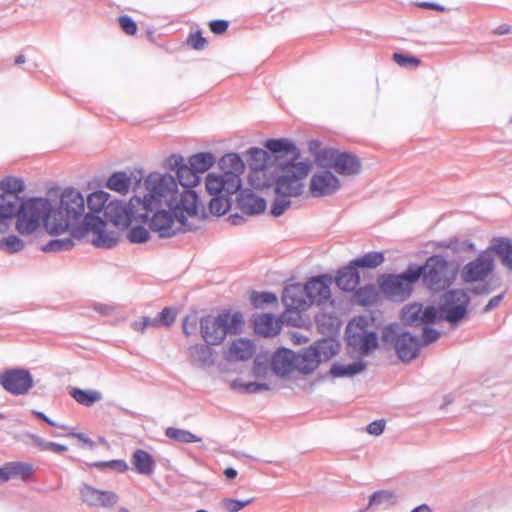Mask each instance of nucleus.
Returning a JSON list of instances; mask_svg holds the SVG:
<instances>
[{"label": "nucleus", "instance_id": "obj_11", "mask_svg": "<svg viewBox=\"0 0 512 512\" xmlns=\"http://www.w3.org/2000/svg\"><path fill=\"white\" fill-rule=\"evenodd\" d=\"M137 198L139 197H132L128 204L118 200L108 203L104 212L106 221L119 229L127 228L132 220L140 221L141 205L132 204V201Z\"/></svg>", "mask_w": 512, "mask_h": 512}, {"label": "nucleus", "instance_id": "obj_51", "mask_svg": "<svg viewBox=\"0 0 512 512\" xmlns=\"http://www.w3.org/2000/svg\"><path fill=\"white\" fill-rule=\"evenodd\" d=\"M74 246V242L71 238H61L49 241L43 246L42 250L45 252H60L70 250Z\"/></svg>", "mask_w": 512, "mask_h": 512}, {"label": "nucleus", "instance_id": "obj_61", "mask_svg": "<svg viewBox=\"0 0 512 512\" xmlns=\"http://www.w3.org/2000/svg\"><path fill=\"white\" fill-rule=\"evenodd\" d=\"M176 314L171 308H164L158 315L156 319L159 321V326L161 324L165 326H171L175 321Z\"/></svg>", "mask_w": 512, "mask_h": 512}, {"label": "nucleus", "instance_id": "obj_24", "mask_svg": "<svg viewBox=\"0 0 512 512\" xmlns=\"http://www.w3.org/2000/svg\"><path fill=\"white\" fill-rule=\"evenodd\" d=\"M21 202L19 196L0 195V233L8 228L9 221L16 216Z\"/></svg>", "mask_w": 512, "mask_h": 512}, {"label": "nucleus", "instance_id": "obj_3", "mask_svg": "<svg viewBox=\"0 0 512 512\" xmlns=\"http://www.w3.org/2000/svg\"><path fill=\"white\" fill-rule=\"evenodd\" d=\"M311 170L309 161H280L275 168L273 190L275 199L270 213L279 217L291 206V198L302 195L304 180Z\"/></svg>", "mask_w": 512, "mask_h": 512}, {"label": "nucleus", "instance_id": "obj_18", "mask_svg": "<svg viewBox=\"0 0 512 512\" xmlns=\"http://www.w3.org/2000/svg\"><path fill=\"white\" fill-rule=\"evenodd\" d=\"M331 278L325 275L316 276L307 281L304 285L310 306L324 305L331 299L330 290Z\"/></svg>", "mask_w": 512, "mask_h": 512}, {"label": "nucleus", "instance_id": "obj_16", "mask_svg": "<svg viewBox=\"0 0 512 512\" xmlns=\"http://www.w3.org/2000/svg\"><path fill=\"white\" fill-rule=\"evenodd\" d=\"M340 189V180L331 171L314 173L310 179L309 192L312 197H326Z\"/></svg>", "mask_w": 512, "mask_h": 512}, {"label": "nucleus", "instance_id": "obj_56", "mask_svg": "<svg viewBox=\"0 0 512 512\" xmlns=\"http://www.w3.org/2000/svg\"><path fill=\"white\" fill-rule=\"evenodd\" d=\"M131 327L133 330L143 333L148 327H159V321L156 318L142 317L133 321Z\"/></svg>", "mask_w": 512, "mask_h": 512}, {"label": "nucleus", "instance_id": "obj_50", "mask_svg": "<svg viewBox=\"0 0 512 512\" xmlns=\"http://www.w3.org/2000/svg\"><path fill=\"white\" fill-rule=\"evenodd\" d=\"M25 242L18 236L10 235L0 240V248L8 253H17L23 250Z\"/></svg>", "mask_w": 512, "mask_h": 512}, {"label": "nucleus", "instance_id": "obj_48", "mask_svg": "<svg viewBox=\"0 0 512 512\" xmlns=\"http://www.w3.org/2000/svg\"><path fill=\"white\" fill-rule=\"evenodd\" d=\"M356 301L363 305H372L377 300V292L373 285H366L359 288L355 293Z\"/></svg>", "mask_w": 512, "mask_h": 512}, {"label": "nucleus", "instance_id": "obj_14", "mask_svg": "<svg viewBox=\"0 0 512 512\" xmlns=\"http://www.w3.org/2000/svg\"><path fill=\"white\" fill-rule=\"evenodd\" d=\"M85 233L93 232L92 243L97 247L111 248L118 242V233L106 230V221L100 216L86 214L84 217Z\"/></svg>", "mask_w": 512, "mask_h": 512}, {"label": "nucleus", "instance_id": "obj_34", "mask_svg": "<svg viewBox=\"0 0 512 512\" xmlns=\"http://www.w3.org/2000/svg\"><path fill=\"white\" fill-rule=\"evenodd\" d=\"M132 464L137 473L142 475H150L155 468L153 457L145 450L137 449L132 455Z\"/></svg>", "mask_w": 512, "mask_h": 512}, {"label": "nucleus", "instance_id": "obj_53", "mask_svg": "<svg viewBox=\"0 0 512 512\" xmlns=\"http://www.w3.org/2000/svg\"><path fill=\"white\" fill-rule=\"evenodd\" d=\"M233 388L240 389L246 393H258L260 391H267L270 389L269 384L267 383H258V382H233Z\"/></svg>", "mask_w": 512, "mask_h": 512}, {"label": "nucleus", "instance_id": "obj_30", "mask_svg": "<svg viewBox=\"0 0 512 512\" xmlns=\"http://www.w3.org/2000/svg\"><path fill=\"white\" fill-rule=\"evenodd\" d=\"M239 206L248 215H256L265 211L266 201L251 192L244 191L240 194Z\"/></svg>", "mask_w": 512, "mask_h": 512}, {"label": "nucleus", "instance_id": "obj_17", "mask_svg": "<svg viewBox=\"0 0 512 512\" xmlns=\"http://www.w3.org/2000/svg\"><path fill=\"white\" fill-rule=\"evenodd\" d=\"M241 180H236L235 176H227L224 173H209L206 176L205 186L209 195H233L241 188Z\"/></svg>", "mask_w": 512, "mask_h": 512}, {"label": "nucleus", "instance_id": "obj_63", "mask_svg": "<svg viewBox=\"0 0 512 512\" xmlns=\"http://www.w3.org/2000/svg\"><path fill=\"white\" fill-rule=\"evenodd\" d=\"M229 23L226 20H212L209 28L214 34H222L228 29Z\"/></svg>", "mask_w": 512, "mask_h": 512}, {"label": "nucleus", "instance_id": "obj_29", "mask_svg": "<svg viewBox=\"0 0 512 512\" xmlns=\"http://www.w3.org/2000/svg\"><path fill=\"white\" fill-rule=\"evenodd\" d=\"M219 167L222 173L229 176H235L236 180H241L240 176L244 172V162L236 153L224 155L219 161Z\"/></svg>", "mask_w": 512, "mask_h": 512}, {"label": "nucleus", "instance_id": "obj_43", "mask_svg": "<svg viewBox=\"0 0 512 512\" xmlns=\"http://www.w3.org/2000/svg\"><path fill=\"white\" fill-rule=\"evenodd\" d=\"M384 262V254L382 252H369L360 258L354 259L351 263L356 268H376Z\"/></svg>", "mask_w": 512, "mask_h": 512}, {"label": "nucleus", "instance_id": "obj_36", "mask_svg": "<svg viewBox=\"0 0 512 512\" xmlns=\"http://www.w3.org/2000/svg\"><path fill=\"white\" fill-rule=\"evenodd\" d=\"M131 186V177L123 171L113 173L106 182V187L120 194H126Z\"/></svg>", "mask_w": 512, "mask_h": 512}, {"label": "nucleus", "instance_id": "obj_35", "mask_svg": "<svg viewBox=\"0 0 512 512\" xmlns=\"http://www.w3.org/2000/svg\"><path fill=\"white\" fill-rule=\"evenodd\" d=\"M366 362L359 360L348 365L333 364L330 368V374L333 377H352L356 374L363 372L366 369Z\"/></svg>", "mask_w": 512, "mask_h": 512}, {"label": "nucleus", "instance_id": "obj_58", "mask_svg": "<svg viewBox=\"0 0 512 512\" xmlns=\"http://www.w3.org/2000/svg\"><path fill=\"white\" fill-rule=\"evenodd\" d=\"M118 22L123 32H125L127 35H134L136 33L137 24L130 16H120L118 18Z\"/></svg>", "mask_w": 512, "mask_h": 512}, {"label": "nucleus", "instance_id": "obj_10", "mask_svg": "<svg viewBox=\"0 0 512 512\" xmlns=\"http://www.w3.org/2000/svg\"><path fill=\"white\" fill-rule=\"evenodd\" d=\"M368 321L365 317H359L356 321L355 328L358 331H353V323L347 326V343L349 346L357 350L361 355L368 356L378 348V335L374 331H367L366 326Z\"/></svg>", "mask_w": 512, "mask_h": 512}, {"label": "nucleus", "instance_id": "obj_39", "mask_svg": "<svg viewBox=\"0 0 512 512\" xmlns=\"http://www.w3.org/2000/svg\"><path fill=\"white\" fill-rule=\"evenodd\" d=\"M215 163V157L210 152H201L189 158V165L197 173H204Z\"/></svg>", "mask_w": 512, "mask_h": 512}, {"label": "nucleus", "instance_id": "obj_5", "mask_svg": "<svg viewBox=\"0 0 512 512\" xmlns=\"http://www.w3.org/2000/svg\"><path fill=\"white\" fill-rule=\"evenodd\" d=\"M50 215V199L33 197L23 200L16 213L15 228L21 236L35 234L44 223L47 229V218Z\"/></svg>", "mask_w": 512, "mask_h": 512}, {"label": "nucleus", "instance_id": "obj_44", "mask_svg": "<svg viewBox=\"0 0 512 512\" xmlns=\"http://www.w3.org/2000/svg\"><path fill=\"white\" fill-rule=\"evenodd\" d=\"M165 435L174 440V441H177V442H180V443H185V444H188V443H195V442H200L201 441V438L198 437L197 435L191 433L190 431L188 430H184V429H179V428H175V427H169L166 429L165 431Z\"/></svg>", "mask_w": 512, "mask_h": 512}, {"label": "nucleus", "instance_id": "obj_1", "mask_svg": "<svg viewBox=\"0 0 512 512\" xmlns=\"http://www.w3.org/2000/svg\"><path fill=\"white\" fill-rule=\"evenodd\" d=\"M147 193L132 204L141 205L140 221L150 219V228L159 237L168 238L191 231L188 218L198 215V195L193 190L179 193L176 179L170 174L150 173L145 179Z\"/></svg>", "mask_w": 512, "mask_h": 512}, {"label": "nucleus", "instance_id": "obj_54", "mask_svg": "<svg viewBox=\"0 0 512 512\" xmlns=\"http://www.w3.org/2000/svg\"><path fill=\"white\" fill-rule=\"evenodd\" d=\"M254 498L245 500H237L232 498H225L222 500L221 505L227 512H239L246 506L250 505Z\"/></svg>", "mask_w": 512, "mask_h": 512}, {"label": "nucleus", "instance_id": "obj_33", "mask_svg": "<svg viewBox=\"0 0 512 512\" xmlns=\"http://www.w3.org/2000/svg\"><path fill=\"white\" fill-rule=\"evenodd\" d=\"M255 332L259 335L270 337L280 332L281 325L272 314H263L254 321Z\"/></svg>", "mask_w": 512, "mask_h": 512}, {"label": "nucleus", "instance_id": "obj_13", "mask_svg": "<svg viewBox=\"0 0 512 512\" xmlns=\"http://www.w3.org/2000/svg\"><path fill=\"white\" fill-rule=\"evenodd\" d=\"M494 268V257L489 252H482L463 267L461 279L465 283L483 282Z\"/></svg>", "mask_w": 512, "mask_h": 512}, {"label": "nucleus", "instance_id": "obj_62", "mask_svg": "<svg viewBox=\"0 0 512 512\" xmlns=\"http://www.w3.org/2000/svg\"><path fill=\"white\" fill-rule=\"evenodd\" d=\"M440 332L434 328H430L427 325L423 328V344L428 345L438 340Z\"/></svg>", "mask_w": 512, "mask_h": 512}, {"label": "nucleus", "instance_id": "obj_20", "mask_svg": "<svg viewBox=\"0 0 512 512\" xmlns=\"http://www.w3.org/2000/svg\"><path fill=\"white\" fill-rule=\"evenodd\" d=\"M282 302L287 311H305L310 307L305 287L298 283L284 288Z\"/></svg>", "mask_w": 512, "mask_h": 512}, {"label": "nucleus", "instance_id": "obj_60", "mask_svg": "<svg viewBox=\"0 0 512 512\" xmlns=\"http://www.w3.org/2000/svg\"><path fill=\"white\" fill-rule=\"evenodd\" d=\"M185 165L184 158L178 154H172L165 160V167L176 173Z\"/></svg>", "mask_w": 512, "mask_h": 512}, {"label": "nucleus", "instance_id": "obj_41", "mask_svg": "<svg viewBox=\"0 0 512 512\" xmlns=\"http://www.w3.org/2000/svg\"><path fill=\"white\" fill-rule=\"evenodd\" d=\"M176 175L180 185L183 187L181 193H184L185 190H191L190 188L197 185L200 180L199 175L191 168L190 165L187 166L186 164L180 168Z\"/></svg>", "mask_w": 512, "mask_h": 512}, {"label": "nucleus", "instance_id": "obj_37", "mask_svg": "<svg viewBox=\"0 0 512 512\" xmlns=\"http://www.w3.org/2000/svg\"><path fill=\"white\" fill-rule=\"evenodd\" d=\"M69 394L76 402L87 407H90L94 403L101 401L103 398L102 393L97 390L72 388Z\"/></svg>", "mask_w": 512, "mask_h": 512}, {"label": "nucleus", "instance_id": "obj_52", "mask_svg": "<svg viewBox=\"0 0 512 512\" xmlns=\"http://www.w3.org/2000/svg\"><path fill=\"white\" fill-rule=\"evenodd\" d=\"M90 466L100 470L111 469L120 473H123L128 469L127 463L123 460L98 461L90 464Z\"/></svg>", "mask_w": 512, "mask_h": 512}, {"label": "nucleus", "instance_id": "obj_45", "mask_svg": "<svg viewBox=\"0 0 512 512\" xmlns=\"http://www.w3.org/2000/svg\"><path fill=\"white\" fill-rule=\"evenodd\" d=\"M231 208V195L213 196L209 202L211 214L216 216L224 215Z\"/></svg>", "mask_w": 512, "mask_h": 512}, {"label": "nucleus", "instance_id": "obj_31", "mask_svg": "<svg viewBox=\"0 0 512 512\" xmlns=\"http://www.w3.org/2000/svg\"><path fill=\"white\" fill-rule=\"evenodd\" d=\"M254 353V345L251 341L239 338L234 340L228 351V360L245 361L252 357Z\"/></svg>", "mask_w": 512, "mask_h": 512}, {"label": "nucleus", "instance_id": "obj_6", "mask_svg": "<svg viewBox=\"0 0 512 512\" xmlns=\"http://www.w3.org/2000/svg\"><path fill=\"white\" fill-rule=\"evenodd\" d=\"M456 270L453 262H448L441 255L429 257L424 265H414V271L420 272L419 279L422 278L426 287L435 292L444 290L451 285L455 279Z\"/></svg>", "mask_w": 512, "mask_h": 512}, {"label": "nucleus", "instance_id": "obj_2", "mask_svg": "<svg viewBox=\"0 0 512 512\" xmlns=\"http://www.w3.org/2000/svg\"><path fill=\"white\" fill-rule=\"evenodd\" d=\"M53 192L51 191V196ZM50 199V215L47 218V232L59 235L69 232L73 237L84 236L85 200L74 188L64 189L60 195L54 193Z\"/></svg>", "mask_w": 512, "mask_h": 512}, {"label": "nucleus", "instance_id": "obj_26", "mask_svg": "<svg viewBox=\"0 0 512 512\" xmlns=\"http://www.w3.org/2000/svg\"><path fill=\"white\" fill-rule=\"evenodd\" d=\"M333 170L343 176L357 175L361 172V162L356 155L340 151Z\"/></svg>", "mask_w": 512, "mask_h": 512}, {"label": "nucleus", "instance_id": "obj_15", "mask_svg": "<svg viewBox=\"0 0 512 512\" xmlns=\"http://www.w3.org/2000/svg\"><path fill=\"white\" fill-rule=\"evenodd\" d=\"M401 320L406 326L429 325L438 322V311L432 305L423 307L420 303H413L402 309Z\"/></svg>", "mask_w": 512, "mask_h": 512}, {"label": "nucleus", "instance_id": "obj_49", "mask_svg": "<svg viewBox=\"0 0 512 512\" xmlns=\"http://www.w3.org/2000/svg\"><path fill=\"white\" fill-rule=\"evenodd\" d=\"M250 301L255 308H263L265 305L277 303L278 299L272 292L252 291Z\"/></svg>", "mask_w": 512, "mask_h": 512}, {"label": "nucleus", "instance_id": "obj_19", "mask_svg": "<svg viewBox=\"0 0 512 512\" xmlns=\"http://www.w3.org/2000/svg\"><path fill=\"white\" fill-rule=\"evenodd\" d=\"M79 492L82 502L91 507L109 508L118 501V496L114 492L99 490L88 484H83Z\"/></svg>", "mask_w": 512, "mask_h": 512}, {"label": "nucleus", "instance_id": "obj_25", "mask_svg": "<svg viewBox=\"0 0 512 512\" xmlns=\"http://www.w3.org/2000/svg\"><path fill=\"white\" fill-rule=\"evenodd\" d=\"M489 252L493 256L496 254L501 264L508 270L512 271V241L508 238H493L491 245L484 251Z\"/></svg>", "mask_w": 512, "mask_h": 512}, {"label": "nucleus", "instance_id": "obj_7", "mask_svg": "<svg viewBox=\"0 0 512 512\" xmlns=\"http://www.w3.org/2000/svg\"><path fill=\"white\" fill-rule=\"evenodd\" d=\"M419 273L414 271V265H410L400 274L382 275L378 281L380 290L388 299L403 302L411 295Z\"/></svg>", "mask_w": 512, "mask_h": 512}, {"label": "nucleus", "instance_id": "obj_38", "mask_svg": "<svg viewBox=\"0 0 512 512\" xmlns=\"http://www.w3.org/2000/svg\"><path fill=\"white\" fill-rule=\"evenodd\" d=\"M248 163L253 171H264L268 167L270 156L261 148H251L247 151Z\"/></svg>", "mask_w": 512, "mask_h": 512}, {"label": "nucleus", "instance_id": "obj_23", "mask_svg": "<svg viewBox=\"0 0 512 512\" xmlns=\"http://www.w3.org/2000/svg\"><path fill=\"white\" fill-rule=\"evenodd\" d=\"M271 369L281 377L290 375L294 370V352L281 348L278 349L272 357Z\"/></svg>", "mask_w": 512, "mask_h": 512}, {"label": "nucleus", "instance_id": "obj_46", "mask_svg": "<svg viewBox=\"0 0 512 512\" xmlns=\"http://www.w3.org/2000/svg\"><path fill=\"white\" fill-rule=\"evenodd\" d=\"M1 195L19 196L25 189L24 182L16 177H6L0 182Z\"/></svg>", "mask_w": 512, "mask_h": 512}, {"label": "nucleus", "instance_id": "obj_21", "mask_svg": "<svg viewBox=\"0 0 512 512\" xmlns=\"http://www.w3.org/2000/svg\"><path fill=\"white\" fill-rule=\"evenodd\" d=\"M265 148L277 155V164L280 161H297L300 156L298 148L288 139H269Z\"/></svg>", "mask_w": 512, "mask_h": 512}, {"label": "nucleus", "instance_id": "obj_59", "mask_svg": "<svg viewBox=\"0 0 512 512\" xmlns=\"http://www.w3.org/2000/svg\"><path fill=\"white\" fill-rule=\"evenodd\" d=\"M198 325V319L196 314L188 315L184 318L182 329L186 336L192 335L196 332Z\"/></svg>", "mask_w": 512, "mask_h": 512}, {"label": "nucleus", "instance_id": "obj_12", "mask_svg": "<svg viewBox=\"0 0 512 512\" xmlns=\"http://www.w3.org/2000/svg\"><path fill=\"white\" fill-rule=\"evenodd\" d=\"M0 385L15 396L25 395L34 386L33 377L28 369L13 368L0 375Z\"/></svg>", "mask_w": 512, "mask_h": 512}, {"label": "nucleus", "instance_id": "obj_28", "mask_svg": "<svg viewBox=\"0 0 512 512\" xmlns=\"http://www.w3.org/2000/svg\"><path fill=\"white\" fill-rule=\"evenodd\" d=\"M359 283V272L351 262L348 266H345L338 271L336 284L341 290L354 291L358 287Z\"/></svg>", "mask_w": 512, "mask_h": 512}, {"label": "nucleus", "instance_id": "obj_8", "mask_svg": "<svg viewBox=\"0 0 512 512\" xmlns=\"http://www.w3.org/2000/svg\"><path fill=\"white\" fill-rule=\"evenodd\" d=\"M384 344L393 345L398 358L409 362L418 356L421 347L420 340L409 332H400L397 324L388 325L382 330Z\"/></svg>", "mask_w": 512, "mask_h": 512}, {"label": "nucleus", "instance_id": "obj_22", "mask_svg": "<svg viewBox=\"0 0 512 512\" xmlns=\"http://www.w3.org/2000/svg\"><path fill=\"white\" fill-rule=\"evenodd\" d=\"M321 361V355L316 347L304 349L301 353H294L295 370L304 374L313 372Z\"/></svg>", "mask_w": 512, "mask_h": 512}, {"label": "nucleus", "instance_id": "obj_4", "mask_svg": "<svg viewBox=\"0 0 512 512\" xmlns=\"http://www.w3.org/2000/svg\"><path fill=\"white\" fill-rule=\"evenodd\" d=\"M243 316L240 312L223 311L218 315H207L199 320L200 334L208 345L221 344L227 335L241 332Z\"/></svg>", "mask_w": 512, "mask_h": 512}, {"label": "nucleus", "instance_id": "obj_32", "mask_svg": "<svg viewBox=\"0 0 512 512\" xmlns=\"http://www.w3.org/2000/svg\"><path fill=\"white\" fill-rule=\"evenodd\" d=\"M1 470L3 483L16 477L25 479L30 477L33 473L32 465L25 462H8L1 467Z\"/></svg>", "mask_w": 512, "mask_h": 512}, {"label": "nucleus", "instance_id": "obj_47", "mask_svg": "<svg viewBox=\"0 0 512 512\" xmlns=\"http://www.w3.org/2000/svg\"><path fill=\"white\" fill-rule=\"evenodd\" d=\"M339 153L340 151L337 149L324 148L317 153L315 160L319 166L333 169Z\"/></svg>", "mask_w": 512, "mask_h": 512}, {"label": "nucleus", "instance_id": "obj_64", "mask_svg": "<svg viewBox=\"0 0 512 512\" xmlns=\"http://www.w3.org/2000/svg\"><path fill=\"white\" fill-rule=\"evenodd\" d=\"M188 43L196 50H201L205 47L206 39L201 36V33H195L192 34L189 39Z\"/></svg>", "mask_w": 512, "mask_h": 512}, {"label": "nucleus", "instance_id": "obj_40", "mask_svg": "<svg viewBox=\"0 0 512 512\" xmlns=\"http://www.w3.org/2000/svg\"><path fill=\"white\" fill-rule=\"evenodd\" d=\"M109 194L105 191L99 190L93 192L87 197V207L90 212L87 214L96 215L100 213L102 210L105 212V207L107 206V201L109 199Z\"/></svg>", "mask_w": 512, "mask_h": 512}, {"label": "nucleus", "instance_id": "obj_9", "mask_svg": "<svg viewBox=\"0 0 512 512\" xmlns=\"http://www.w3.org/2000/svg\"><path fill=\"white\" fill-rule=\"evenodd\" d=\"M470 297L463 289L445 292L438 305V322L445 320L450 324L459 323L467 314Z\"/></svg>", "mask_w": 512, "mask_h": 512}, {"label": "nucleus", "instance_id": "obj_27", "mask_svg": "<svg viewBox=\"0 0 512 512\" xmlns=\"http://www.w3.org/2000/svg\"><path fill=\"white\" fill-rule=\"evenodd\" d=\"M208 344H196L188 349L189 359L192 365L204 368L214 364V350Z\"/></svg>", "mask_w": 512, "mask_h": 512}, {"label": "nucleus", "instance_id": "obj_55", "mask_svg": "<svg viewBox=\"0 0 512 512\" xmlns=\"http://www.w3.org/2000/svg\"><path fill=\"white\" fill-rule=\"evenodd\" d=\"M127 239L131 243H144L149 239V232L145 227L137 225L128 231Z\"/></svg>", "mask_w": 512, "mask_h": 512}, {"label": "nucleus", "instance_id": "obj_57", "mask_svg": "<svg viewBox=\"0 0 512 512\" xmlns=\"http://www.w3.org/2000/svg\"><path fill=\"white\" fill-rule=\"evenodd\" d=\"M392 58L401 67H417L420 64L418 58L402 53H394Z\"/></svg>", "mask_w": 512, "mask_h": 512}, {"label": "nucleus", "instance_id": "obj_42", "mask_svg": "<svg viewBox=\"0 0 512 512\" xmlns=\"http://www.w3.org/2000/svg\"><path fill=\"white\" fill-rule=\"evenodd\" d=\"M397 502V496L392 492L388 490H380L377 492H374L370 496L368 508L372 506H383L384 508H388L390 506L395 505Z\"/></svg>", "mask_w": 512, "mask_h": 512}]
</instances>
